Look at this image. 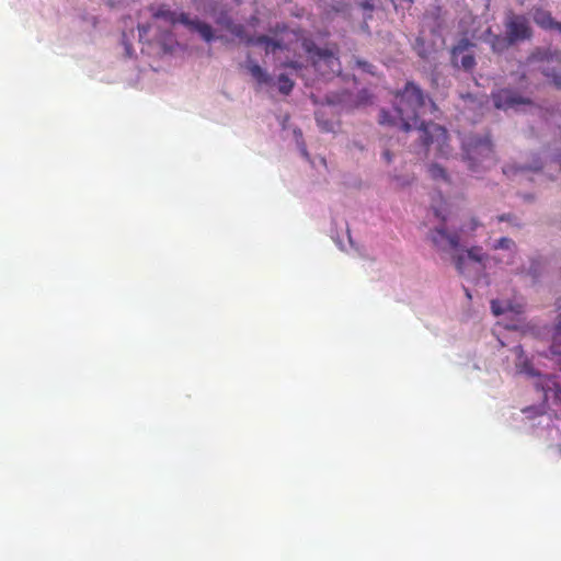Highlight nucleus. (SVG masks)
<instances>
[{"label":"nucleus","mask_w":561,"mask_h":561,"mask_svg":"<svg viewBox=\"0 0 561 561\" xmlns=\"http://www.w3.org/2000/svg\"><path fill=\"white\" fill-rule=\"evenodd\" d=\"M473 44L467 39H460L451 49L450 60L454 67L471 71L476 66V59L471 48Z\"/></svg>","instance_id":"6"},{"label":"nucleus","mask_w":561,"mask_h":561,"mask_svg":"<svg viewBox=\"0 0 561 561\" xmlns=\"http://www.w3.org/2000/svg\"><path fill=\"white\" fill-rule=\"evenodd\" d=\"M461 263H462V259L461 257H458L457 261H456V267L461 272Z\"/></svg>","instance_id":"28"},{"label":"nucleus","mask_w":561,"mask_h":561,"mask_svg":"<svg viewBox=\"0 0 561 561\" xmlns=\"http://www.w3.org/2000/svg\"><path fill=\"white\" fill-rule=\"evenodd\" d=\"M468 254H469V256H470V257H472V259H474V260H477V261H480V259H479V257H476V256L473 255L472 251H468Z\"/></svg>","instance_id":"29"},{"label":"nucleus","mask_w":561,"mask_h":561,"mask_svg":"<svg viewBox=\"0 0 561 561\" xmlns=\"http://www.w3.org/2000/svg\"><path fill=\"white\" fill-rule=\"evenodd\" d=\"M543 75L548 78H551L552 80V83L557 87V88H561V73L560 72H557V71H552V72H549L548 70L543 69Z\"/></svg>","instance_id":"21"},{"label":"nucleus","mask_w":561,"mask_h":561,"mask_svg":"<svg viewBox=\"0 0 561 561\" xmlns=\"http://www.w3.org/2000/svg\"><path fill=\"white\" fill-rule=\"evenodd\" d=\"M268 41H270V37L266 35H260L255 38L250 36L247 38V44L248 45H264L266 48Z\"/></svg>","instance_id":"20"},{"label":"nucleus","mask_w":561,"mask_h":561,"mask_svg":"<svg viewBox=\"0 0 561 561\" xmlns=\"http://www.w3.org/2000/svg\"><path fill=\"white\" fill-rule=\"evenodd\" d=\"M494 249H504V250H511L515 248V243L512 239L507 237H502L496 241V243L493 245Z\"/></svg>","instance_id":"19"},{"label":"nucleus","mask_w":561,"mask_h":561,"mask_svg":"<svg viewBox=\"0 0 561 561\" xmlns=\"http://www.w3.org/2000/svg\"><path fill=\"white\" fill-rule=\"evenodd\" d=\"M534 386L538 391L542 392L545 402L561 403V386L554 375L538 374Z\"/></svg>","instance_id":"7"},{"label":"nucleus","mask_w":561,"mask_h":561,"mask_svg":"<svg viewBox=\"0 0 561 561\" xmlns=\"http://www.w3.org/2000/svg\"><path fill=\"white\" fill-rule=\"evenodd\" d=\"M425 94L423 90L412 81H408L403 90L394 93V115L381 110L379 114V124L390 127H399L404 131L417 128L421 133L420 138L425 147L434 141L444 144L447 139V130L435 124L420 122L422 108L425 106Z\"/></svg>","instance_id":"1"},{"label":"nucleus","mask_w":561,"mask_h":561,"mask_svg":"<svg viewBox=\"0 0 561 561\" xmlns=\"http://www.w3.org/2000/svg\"><path fill=\"white\" fill-rule=\"evenodd\" d=\"M150 11L154 19L165 20L172 25L181 23L188 27L191 31L199 33L203 39L208 43L214 39V32L209 24L199 20H192L190 19L188 14L184 12L178 13L172 11L167 4H160L157 8L150 7Z\"/></svg>","instance_id":"3"},{"label":"nucleus","mask_w":561,"mask_h":561,"mask_svg":"<svg viewBox=\"0 0 561 561\" xmlns=\"http://www.w3.org/2000/svg\"><path fill=\"white\" fill-rule=\"evenodd\" d=\"M383 158H385V160H386L388 163H390V162H391V160H392V156H391V153H390V151H389V150H386V151L383 152Z\"/></svg>","instance_id":"27"},{"label":"nucleus","mask_w":561,"mask_h":561,"mask_svg":"<svg viewBox=\"0 0 561 561\" xmlns=\"http://www.w3.org/2000/svg\"><path fill=\"white\" fill-rule=\"evenodd\" d=\"M149 30H150V25H145V24L140 25V24H139V25H138V31H139V36H140V38H141L142 36H145V35L149 32Z\"/></svg>","instance_id":"25"},{"label":"nucleus","mask_w":561,"mask_h":561,"mask_svg":"<svg viewBox=\"0 0 561 561\" xmlns=\"http://www.w3.org/2000/svg\"><path fill=\"white\" fill-rule=\"evenodd\" d=\"M508 308H510L508 305L504 306V304L501 302L500 300H496V299L491 300V310H492L493 314L496 317L505 313L506 310H508Z\"/></svg>","instance_id":"18"},{"label":"nucleus","mask_w":561,"mask_h":561,"mask_svg":"<svg viewBox=\"0 0 561 561\" xmlns=\"http://www.w3.org/2000/svg\"><path fill=\"white\" fill-rule=\"evenodd\" d=\"M301 46L309 55L314 68H320V62L323 61L332 70V73L340 72V60L336 50L320 48L311 38H304Z\"/></svg>","instance_id":"4"},{"label":"nucleus","mask_w":561,"mask_h":561,"mask_svg":"<svg viewBox=\"0 0 561 561\" xmlns=\"http://www.w3.org/2000/svg\"><path fill=\"white\" fill-rule=\"evenodd\" d=\"M504 26L505 33L513 44L527 41L533 35L529 20L525 15L512 11L506 14Z\"/></svg>","instance_id":"5"},{"label":"nucleus","mask_w":561,"mask_h":561,"mask_svg":"<svg viewBox=\"0 0 561 561\" xmlns=\"http://www.w3.org/2000/svg\"><path fill=\"white\" fill-rule=\"evenodd\" d=\"M463 158L472 172L488 169L495 163L493 145L489 135H469L462 140Z\"/></svg>","instance_id":"2"},{"label":"nucleus","mask_w":561,"mask_h":561,"mask_svg":"<svg viewBox=\"0 0 561 561\" xmlns=\"http://www.w3.org/2000/svg\"><path fill=\"white\" fill-rule=\"evenodd\" d=\"M298 145H299L301 154L309 161L310 156H309V152L307 150V147H306L304 140L299 141Z\"/></svg>","instance_id":"24"},{"label":"nucleus","mask_w":561,"mask_h":561,"mask_svg":"<svg viewBox=\"0 0 561 561\" xmlns=\"http://www.w3.org/2000/svg\"><path fill=\"white\" fill-rule=\"evenodd\" d=\"M284 46L280 41H276L270 37L267 47H266V54L274 53L276 49H283Z\"/></svg>","instance_id":"22"},{"label":"nucleus","mask_w":561,"mask_h":561,"mask_svg":"<svg viewBox=\"0 0 561 561\" xmlns=\"http://www.w3.org/2000/svg\"><path fill=\"white\" fill-rule=\"evenodd\" d=\"M526 0H518L520 4H524Z\"/></svg>","instance_id":"30"},{"label":"nucleus","mask_w":561,"mask_h":561,"mask_svg":"<svg viewBox=\"0 0 561 561\" xmlns=\"http://www.w3.org/2000/svg\"><path fill=\"white\" fill-rule=\"evenodd\" d=\"M249 72L251 76L255 79V81L261 85H270L273 82V78L262 69L261 66H259L255 62H249L247 66Z\"/></svg>","instance_id":"12"},{"label":"nucleus","mask_w":561,"mask_h":561,"mask_svg":"<svg viewBox=\"0 0 561 561\" xmlns=\"http://www.w3.org/2000/svg\"><path fill=\"white\" fill-rule=\"evenodd\" d=\"M533 18H534L535 23L537 25H539L540 27L547 28V30L556 28L561 32V23L556 22L548 11L542 10V9H537V10H535Z\"/></svg>","instance_id":"10"},{"label":"nucleus","mask_w":561,"mask_h":561,"mask_svg":"<svg viewBox=\"0 0 561 561\" xmlns=\"http://www.w3.org/2000/svg\"><path fill=\"white\" fill-rule=\"evenodd\" d=\"M550 352L552 356L561 357V321L556 327L552 337V344L550 346Z\"/></svg>","instance_id":"15"},{"label":"nucleus","mask_w":561,"mask_h":561,"mask_svg":"<svg viewBox=\"0 0 561 561\" xmlns=\"http://www.w3.org/2000/svg\"><path fill=\"white\" fill-rule=\"evenodd\" d=\"M494 106L500 110L518 108L520 105H530L531 100L519 95L512 89H500L492 94Z\"/></svg>","instance_id":"8"},{"label":"nucleus","mask_w":561,"mask_h":561,"mask_svg":"<svg viewBox=\"0 0 561 561\" xmlns=\"http://www.w3.org/2000/svg\"><path fill=\"white\" fill-rule=\"evenodd\" d=\"M512 216L510 214L507 215H501L497 217L499 221H511Z\"/></svg>","instance_id":"26"},{"label":"nucleus","mask_w":561,"mask_h":561,"mask_svg":"<svg viewBox=\"0 0 561 561\" xmlns=\"http://www.w3.org/2000/svg\"><path fill=\"white\" fill-rule=\"evenodd\" d=\"M428 173H430L431 178H433L434 180H438V179H442L445 181L447 180L446 171L440 165H438L436 163H433L430 165Z\"/></svg>","instance_id":"17"},{"label":"nucleus","mask_w":561,"mask_h":561,"mask_svg":"<svg viewBox=\"0 0 561 561\" xmlns=\"http://www.w3.org/2000/svg\"><path fill=\"white\" fill-rule=\"evenodd\" d=\"M277 84H278V91L284 94L288 95L295 85V82L285 73H280L277 78Z\"/></svg>","instance_id":"14"},{"label":"nucleus","mask_w":561,"mask_h":561,"mask_svg":"<svg viewBox=\"0 0 561 561\" xmlns=\"http://www.w3.org/2000/svg\"><path fill=\"white\" fill-rule=\"evenodd\" d=\"M282 66L285 67V68L294 69V70L302 69V64H300L299 61H296V60L285 61V62L282 64Z\"/></svg>","instance_id":"23"},{"label":"nucleus","mask_w":561,"mask_h":561,"mask_svg":"<svg viewBox=\"0 0 561 561\" xmlns=\"http://www.w3.org/2000/svg\"><path fill=\"white\" fill-rule=\"evenodd\" d=\"M490 44L492 49L496 53H501L507 49L510 46L514 45L513 43H511V39L506 34L504 36L496 34L491 35Z\"/></svg>","instance_id":"13"},{"label":"nucleus","mask_w":561,"mask_h":561,"mask_svg":"<svg viewBox=\"0 0 561 561\" xmlns=\"http://www.w3.org/2000/svg\"><path fill=\"white\" fill-rule=\"evenodd\" d=\"M226 27L231 34L247 42L249 36L245 34V28L242 24H236L232 21H228Z\"/></svg>","instance_id":"16"},{"label":"nucleus","mask_w":561,"mask_h":561,"mask_svg":"<svg viewBox=\"0 0 561 561\" xmlns=\"http://www.w3.org/2000/svg\"><path fill=\"white\" fill-rule=\"evenodd\" d=\"M431 240L440 251H456L460 248V236L457 231L449 232L445 227L432 230Z\"/></svg>","instance_id":"9"},{"label":"nucleus","mask_w":561,"mask_h":561,"mask_svg":"<svg viewBox=\"0 0 561 561\" xmlns=\"http://www.w3.org/2000/svg\"><path fill=\"white\" fill-rule=\"evenodd\" d=\"M295 134H297V131H295ZM298 135L301 137V136H302V133L299 130V131H298Z\"/></svg>","instance_id":"31"},{"label":"nucleus","mask_w":561,"mask_h":561,"mask_svg":"<svg viewBox=\"0 0 561 561\" xmlns=\"http://www.w3.org/2000/svg\"><path fill=\"white\" fill-rule=\"evenodd\" d=\"M515 352L517 354V362H516L517 373L536 378L539 373H537L535 370L530 360L524 356V351H523L522 346L515 347Z\"/></svg>","instance_id":"11"}]
</instances>
